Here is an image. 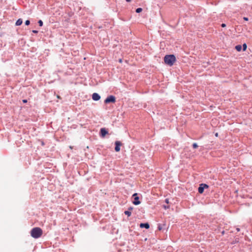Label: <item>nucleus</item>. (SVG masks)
<instances>
[{
    "mask_svg": "<svg viewBox=\"0 0 252 252\" xmlns=\"http://www.w3.org/2000/svg\"><path fill=\"white\" fill-rule=\"evenodd\" d=\"M132 209H133V208H132V207H129V208H128V210H129H129H132Z\"/></svg>",
    "mask_w": 252,
    "mask_h": 252,
    "instance_id": "nucleus-26",
    "label": "nucleus"
},
{
    "mask_svg": "<svg viewBox=\"0 0 252 252\" xmlns=\"http://www.w3.org/2000/svg\"><path fill=\"white\" fill-rule=\"evenodd\" d=\"M209 188V186L206 184H201L198 188V191L199 193L201 194L204 192L205 189Z\"/></svg>",
    "mask_w": 252,
    "mask_h": 252,
    "instance_id": "nucleus-4",
    "label": "nucleus"
},
{
    "mask_svg": "<svg viewBox=\"0 0 252 252\" xmlns=\"http://www.w3.org/2000/svg\"><path fill=\"white\" fill-rule=\"evenodd\" d=\"M176 60V57L173 54L166 55L164 57L165 63L169 66L173 65Z\"/></svg>",
    "mask_w": 252,
    "mask_h": 252,
    "instance_id": "nucleus-1",
    "label": "nucleus"
},
{
    "mask_svg": "<svg viewBox=\"0 0 252 252\" xmlns=\"http://www.w3.org/2000/svg\"><path fill=\"white\" fill-rule=\"evenodd\" d=\"M114 46H116L117 48V50L118 49L119 51H117L116 52L115 51H114V54H113V58L115 61L117 62L118 61L119 63L122 62V58L121 57V53L120 51V46L118 47L117 45L114 44Z\"/></svg>",
    "mask_w": 252,
    "mask_h": 252,
    "instance_id": "nucleus-3",
    "label": "nucleus"
},
{
    "mask_svg": "<svg viewBox=\"0 0 252 252\" xmlns=\"http://www.w3.org/2000/svg\"><path fill=\"white\" fill-rule=\"evenodd\" d=\"M38 23L39 24V26L40 27H42L43 26V22L42 20H40L38 21Z\"/></svg>",
    "mask_w": 252,
    "mask_h": 252,
    "instance_id": "nucleus-16",
    "label": "nucleus"
},
{
    "mask_svg": "<svg viewBox=\"0 0 252 252\" xmlns=\"http://www.w3.org/2000/svg\"><path fill=\"white\" fill-rule=\"evenodd\" d=\"M142 10H143V9L142 8L139 7L136 9L135 11L136 13H140L141 12H142Z\"/></svg>",
    "mask_w": 252,
    "mask_h": 252,
    "instance_id": "nucleus-14",
    "label": "nucleus"
},
{
    "mask_svg": "<svg viewBox=\"0 0 252 252\" xmlns=\"http://www.w3.org/2000/svg\"><path fill=\"white\" fill-rule=\"evenodd\" d=\"M108 133V131L105 128H101L99 132L100 136L104 138Z\"/></svg>",
    "mask_w": 252,
    "mask_h": 252,
    "instance_id": "nucleus-7",
    "label": "nucleus"
},
{
    "mask_svg": "<svg viewBox=\"0 0 252 252\" xmlns=\"http://www.w3.org/2000/svg\"><path fill=\"white\" fill-rule=\"evenodd\" d=\"M247 47V44L246 43L243 44V48L244 51H245L246 50Z\"/></svg>",
    "mask_w": 252,
    "mask_h": 252,
    "instance_id": "nucleus-18",
    "label": "nucleus"
},
{
    "mask_svg": "<svg viewBox=\"0 0 252 252\" xmlns=\"http://www.w3.org/2000/svg\"><path fill=\"white\" fill-rule=\"evenodd\" d=\"M42 234V230L39 227H34L31 231V235L34 238H39Z\"/></svg>",
    "mask_w": 252,
    "mask_h": 252,
    "instance_id": "nucleus-2",
    "label": "nucleus"
},
{
    "mask_svg": "<svg viewBox=\"0 0 252 252\" xmlns=\"http://www.w3.org/2000/svg\"><path fill=\"white\" fill-rule=\"evenodd\" d=\"M235 49L238 51H241L242 50V46L241 45H237L235 46Z\"/></svg>",
    "mask_w": 252,
    "mask_h": 252,
    "instance_id": "nucleus-11",
    "label": "nucleus"
},
{
    "mask_svg": "<svg viewBox=\"0 0 252 252\" xmlns=\"http://www.w3.org/2000/svg\"><path fill=\"white\" fill-rule=\"evenodd\" d=\"M23 102L24 103H26V102H27V100H26V99H23Z\"/></svg>",
    "mask_w": 252,
    "mask_h": 252,
    "instance_id": "nucleus-24",
    "label": "nucleus"
},
{
    "mask_svg": "<svg viewBox=\"0 0 252 252\" xmlns=\"http://www.w3.org/2000/svg\"><path fill=\"white\" fill-rule=\"evenodd\" d=\"M30 24V21L29 20H27L25 21V25L28 26Z\"/></svg>",
    "mask_w": 252,
    "mask_h": 252,
    "instance_id": "nucleus-19",
    "label": "nucleus"
},
{
    "mask_svg": "<svg viewBox=\"0 0 252 252\" xmlns=\"http://www.w3.org/2000/svg\"><path fill=\"white\" fill-rule=\"evenodd\" d=\"M22 23H23L22 19L20 18L17 20V21L16 22L15 25L16 26H20L21 25H22Z\"/></svg>",
    "mask_w": 252,
    "mask_h": 252,
    "instance_id": "nucleus-10",
    "label": "nucleus"
},
{
    "mask_svg": "<svg viewBox=\"0 0 252 252\" xmlns=\"http://www.w3.org/2000/svg\"><path fill=\"white\" fill-rule=\"evenodd\" d=\"M165 202L167 203H169V201H168V199H165Z\"/></svg>",
    "mask_w": 252,
    "mask_h": 252,
    "instance_id": "nucleus-25",
    "label": "nucleus"
},
{
    "mask_svg": "<svg viewBox=\"0 0 252 252\" xmlns=\"http://www.w3.org/2000/svg\"><path fill=\"white\" fill-rule=\"evenodd\" d=\"M92 98L94 101H97L100 99V96L98 94L94 93L92 94Z\"/></svg>",
    "mask_w": 252,
    "mask_h": 252,
    "instance_id": "nucleus-8",
    "label": "nucleus"
},
{
    "mask_svg": "<svg viewBox=\"0 0 252 252\" xmlns=\"http://www.w3.org/2000/svg\"><path fill=\"white\" fill-rule=\"evenodd\" d=\"M104 102L105 103H110V95L107 96V98L104 101Z\"/></svg>",
    "mask_w": 252,
    "mask_h": 252,
    "instance_id": "nucleus-12",
    "label": "nucleus"
},
{
    "mask_svg": "<svg viewBox=\"0 0 252 252\" xmlns=\"http://www.w3.org/2000/svg\"><path fill=\"white\" fill-rule=\"evenodd\" d=\"M116 101L115 97L111 95V103H114Z\"/></svg>",
    "mask_w": 252,
    "mask_h": 252,
    "instance_id": "nucleus-15",
    "label": "nucleus"
},
{
    "mask_svg": "<svg viewBox=\"0 0 252 252\" xmlns=\"http://www.w3.org/2000/svg\"><path fill=\"white\" fill-rule=\"evenodd\" d=\"M32 32L34 33H37L38 32L37 30H32Z\"/></svg>",
    "mask_w": 252,
    "mask_h": 252,
    "instance_id": "nucleus-21",
    "label": "nucleus"
},
{
    "mask_svg": "<svg viewBox=\"0 0 252 252\" xmlns=\"http://www.w3.org/2000/svg\"><path fill=\"white\" fill-rule=\"evenodd\" d=\"M42 145H44V143L43 142H42Z\"/></svg>",
    "mask_w": 252,
    "mask_h": 252,
    "instance_id": "nucleus-30",
    "label": "nucleus"
},
{
    "mask_svg": "<svg viewBox=\"0 0 252 252\" xmlns=\"http://www.w3.org/2000/svg\"><path fill=\"white\" fill-rule=\"evenodd\" d=\"M244 20H245V21H248L249 20V19L247 17H244Z\"/></svg>",
    "mask_w": 252,
    "mask_h": 252,
    "instance_id": "nucleus-23",
    "label": "nucleus"
},
{
    "mask_svg": "<svg viewBox=\"0 0 252 252\" xmlns=\"http://www.w3.org/2000/svg\"><path fill=\"white\" fill-rule=\"evenodd\" d=\"M192 147L194 149H196L197 148L198 146L197 144V143H194L193 144H192Z\"/></svg>",
    "mask_w": 252,
    "mask_h": 252,
    "instance_id": "nucleus-17",
    "label": "nucleus"
},
{
    "mask_svg": "<svg viewBox=\"0 0 252 252\" xmlns=\"http://www.w3.org/2000/svg\"><path fill=\"white\" fill-rule=\"evenodd\" d=\"M127 2H130L131 0H126Z\"/></svg>",
    "mask_w": 252,
    "mask_h": 252,
    "instance_id": "nucleus-27",
    "label": "nucleus"
},
{
    "mask_svg": "<svg viewBox=\"0 0 252 252\" xmlns=\"http://www.w3.org/2000/svg\"><path fill=\"white\" fill-rule=\"evenodd\" d=\"M139 226L141 228H145L146 229H149L150 228V225L148 222L141 223Z\"/></svg>",
    "mask_w": 252,
    "mask_h": 252,
    "instance_id": "nucleus-9",
    "label": "nucleus"
},
{
    "mask_svg": "<svg viewBox=\"0 0 252 252\" xmlns=\"http://www.w3.org/2000/svg\"><path fill=\"white\" fill-rule=\"evenodd\" d=\"M122 145L121 142L119 141H116L115 142V150L116 152H118L120 151L121 146Z\"/></svg>",
    "mask_w": 252,
    "mask_h": 252,
    "instance_id": "nucleus-6",
    "label": "nucleus"
},
{
    "mask_svg": "<svg viewBox=\"0 0 252 252\" xmlns=\"http://www.w3.org/2000/svg\"><path fill=\"white\" fill-rule=\"evenodd\" d=\"M215 135H216V136H218V133H216L215 134Z\"/></svg>",
    "mask_w": 252,
    "mask_h": 252,
    "instance_id": "nucleus-29",
    "label": "nucleus"
},
{
    "mask_svg": "<svg viewBox=\"0 0 252 252\" xmlns=\"http://www.w3.org/2000/svg\"><path fill=\"white\" fill-rule=\"evenodd\" d=\"M237 231H240V229L239 228H237Z\"/></svg>",
    "mask_w": 252,
    "mask_h": 252,
    "instance_id": "nucleus-28",
    "label": "nucleus"
},
{
    "mask_svg": "<svg viewBox=\"0 0 252 252\" xmlns=\"http://www.w3.org/2000/svg\"><path fill=\"white\" fill-rule=\"evenodd\" d=\"M58 98H60V97L58 95Z\"/></svg>",
    "mask_w": 252,
    "mask_h": 252,
    "instance_id": "nucleus-31",
    "label": "nucleus"
},
{
    "mask_svg": "<svg viewBox=\"0 0 252 252\" xmlns=\"http://www.w3.org/2000/svg\"><path fill=\"white\" fill-rule=\"evenodd\" d=\"M221 27L224 28L226 27V25L224 23L221 24Z\"/></svg>",
    "mask_w": 252,
    "mask_h": 252,
    "instance_id": "nucleus-22",
    "label": "nucleus"
},
{
    "mask_svg": "<svg viewBox=\"0 0 252 252\" xmlns=\"http://www.w3.org/2000/svg\"><path fill=\"white\" fill-rule=\"evenodd\" d=\"M124 213L125 215H127V216H130L131 215V212H130L129 210L125 211L124 212Z\"/></svg>",
    "mask_w": 252,
    "mask_h": 252,
    "instance_id": "nucleus-13",
    "label": "nucleus"
},
{
    "mask_svg": "<svg viewBox=\"0 0 252 252\" xmlns=\"http://www.w3.org/2000/svg\"><path fill=\"white\" fill-rule=\"evenodd\" d=\"M132 197L134 198V200L133 201V203L135 205H137L140 204V201L139 200V197L138 196V194L137 193H134L132 195Z\"/></svg>",
    "mask_w": 252,
    "mask_h": 252,
    "instance_id": "nucleus-5",
    "label": "nucleus"
},
{
    "mask_svg": "<svg viewBox=\"0 0 252 252\" xmlns=\"http://www.w3.org/2000/svg\"><path fill=\"white\" fill-rule=\"evenodd\" d=\"M158 230H161L162 229V226H161V224H158Z\"/></svg>",
    "mask_w": 252,
    "mask_h": 252,
    "instance_id": "nucleus-20",
    "label": "nucleus"
}]
</instances>
